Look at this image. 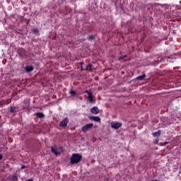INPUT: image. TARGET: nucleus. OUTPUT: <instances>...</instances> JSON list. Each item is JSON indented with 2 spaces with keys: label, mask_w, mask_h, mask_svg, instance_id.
I'll list each match as a JSON object with an SVG mask.
<instances>
[{
  "label": "nucleus",
  "mask_w": 181,
  "mask_h": 181,
  "mask_svg": "<svg viewBox=\"0 0 181 181\" xmlns=\"http://www.w3.org/2000/svg\"><path fill=\"white\" fill-rule=\"evenodd\" d=\"M70 159L71 164L78 163L81 160V156L79 154L75 153L72 155Z\"/></svg>",
  "instance_id": "f257e3e1"
},
{
  "label": "nucleus",
  "mask_w": 181,
  "mask_h": 181,
  "mask_svg": "<svg viewBox=\"0 0 181 181\" xmlns=\"http://www.w3.org/2000/svg\"><path fill=\"white\" fill-rule=\"evenodd\" d=\"M52 152L54 155H60V153L63 152V148L59 147V148H57L56 146H53L52 147Z\"/></svg>",
  "instance_id": "f03ea898"
},
{
  "label": "nucleus",
  "mask_w": 181,
  "mask_h": 181,
  "mask_svg": "<svg viewBox=\"0 0 181 181\" xmlns=\"http://www.w3.org/2000/svg\"><path fill=\"white\" fill-rule=\"evenodd\" d=\"M85 93L88 94V100L89 103H90L91 104L95 103V100H94V98L93 97V92H91V90H86Z\"/></svg>",
  "instance_id": "7ed1b4c3"
},
{
  "label": "nucleus",
  "mask_w": 181,
  "mask_h": 181,
  "mask_svg": "<svg viewBox=\"0 0 181 181\" xmlns=\"http://www.w3.org/2000/svg\"><path fill=\"white\" fill-rule=\"evenodd\" d=\"M110 127L113 129H118L119 128H121V127H122V123L119 122H112L110 124Z\"/></svg>",
  "instance_id": "20e7f679"
},
{
  "label": "nucleus",
  "mask_w": 181,
  "mask_h": 181,
  "mask_svg": "<svg viewBox=\"0 0 181 181\" xmlns=\"http://www.w3.org/2000/svg\"><path fill=\"white\" fill-rule=\"evenodd\" d=\"M94 124L93 123H89L86 124L84 127H82V132H88V131H90V129H91V128H93Z\"/></svg>",
  "instance_id": "39448f33"
},
{
  "label": "nucleus",
  "mask_w": 181,
  "mask_h": 181,
  "mask_svg": "<svg viewBox=\"0 0 181 181\" xmlns=\"http://www.w3.org/2000/svg\"><path fill=\"white\" fill-rule=\"evenodd\" d=\"M17 53L19 54V57L22 58L25 57L26 56V50L23 48H18Z\"/></svg>",
  "instance_id": "423d86ee"
},
{
  "label": "nucleus",
  "mask_w": 181,
  "mask_h": 181,
  "mask_svg": "<svg viewBox=\"0 0 181 181\" xmlns=\"http://www.w3.org/2000/svg\"><path fill=\"white\" fill-rule=\"evenodd\" d=\"M164 59L165 60H167L168 63H175V62H176V59L175 57H173V55L165 57Z\"/></svg>",
  "instance_id": "0eeeda50"
},
{
  "label": "nucleus",
  "mask_w": 181,
  "mask_h": 181,
  "mask_svg": "<svg viewBox=\"0 0 181 181\" xmlns=\"http://www.w3.org/2000/svg\"><path fill=\"white\" fill-rule=\"evenodd\" d=\"M24 70L26 73H30L35 70V67H33V66H25Z\"/></svg>",
  "instance_id": "6e6552de"
},
{
  "label": "nucleus",
  "mask_w": 181,
  "mask_h": 181,
  "mask_svg": "<svg viewBox=\"0 0 181 181\" xmlns=\"http://www.w3.org/2000/svg\"><path fill=\"white\" fill-rule=\"evenodd\" d=\"M90 112L91 114H99L100 110H98V107L97 106H95L90 108Z\"/></svg>",
  "instance_id": "1a4fd4ad"
},
{
  "label": "nucleus",
  "mask_w": 181,
  "mask_h": 181,
  "mask_svg": "<svg viewBox=\"0 0 181 181\" xmlns=\"http://www.w3.org/2000/svg\"><path fill=\"white\" fill-rule=\"evenodd\" d=\"M68 122H69V119L64 118V119L60 122V127H66Z\"/></svg>",
  "instance_id": "9d476101"
},
{
  "label": "nucleus",
  "mask_w": 181,
  "mask_h": 181,
  "mask_svg": "<svg viewBox=\"0 0 181 181\" xmlns=\"http://www.w3.org/2000/svg\"><path fill=\"white\" fill-rule=\"evenodd\" d=\"M90 119H92V121H95V122H100L101 121V119H100V117L97 116L91 117Z\"/></svg>",
  "instance_id": "9b49d317"
},
{
  "label": "nucleus",
  "mask_w": 181,
  "mask_h": 181,
  "mask_svg": "<svg viewBox=\"0 0 181 181\" xmlns=\"http://www.w3.org/2000/svg\"><path fill=\"white\" fill-rule=\"evenodd\" d=\"M8 110L10 112H16V111H18V109L16 107L12 106L9 107Z\"/></svg>",
  "instance_id": "f8f14e48"
},
{
  "label": "nucleus",
  "mask_w": 181,
  "mask_h": 181,
  "mask_svg": "<svg viewBox=\"0 0 181 181\" xmlns=\"http://www.w3.org/2000/svg\"><path fill=\"white\" fill-rule=\"evenodd\" d=\"M145 77H146V75L145 74H142V75H141L139 76H137L136 78V80L142 81V80H144V78H145Z\"/></svg>",
  "instance_id": "ddd939ff"
},
{
  "label": "nucleus",
  "mask_w": 181,
  "mask_h": 181,
  "mask_svg": "<svg viewBox=\"0 0 181 181\" xmlns=\"http://www.w3.org/2000/svg\"><path fill=\"white\" fill-rule=\"evenodd\" d=\"M91 67H93V64H90L86 66V69L85 70L88 71H93V69H91Z\"/></svg>",
  "instance_id": "4468645a"
},
{
  "label": "nucleus",
  "mask_w": 181,
  "mask_h": 181,
  "mask_svg": "<svg viewBox=\"0 0 181 181\" xmlns=\"http://www.w3.org/2000/svg\"><path fill=\"white\" fill-rule=\"evenodd\" d=\"M69 93L71 94V97H74V96L77 95V92H76L73 90H70Z\"/></svg>",
  "instance_id": "2eb2a0df"
},
{
  "label": "nucleus",
  "mask_w": 181,
  "mask_h": 181,
  "mask_svg": "<svg viewBox=\"0 0 181 181\" xmlns=\"http://www.w3.org/2000/svg\"><path fill=\"white\" fill-rule=\"evenodd\" d=\"M33 33L34 35H39V29H38V28H34V29L33 30Z\"/></svg>",
  "instance_id": "dca6fc26"
},
{
  "label": "nucleus",
  "mask_w": 181,
  "mask_h": 181,
  "mask_svg": "<svg viewBox=\"0 0 181 181\" xmlns=\"http://www.w3.org/2000/svg\"><path fill=\"white\" fill-rule=\"evenodd\" d=\"M94 37H95L94 35H89V36L87 37V39H88V40H94Z\"/></svg>",
  "instance_id": "f3484780"
},
{
  "label": "nucleus",
  "mask_w": 181,
  "mask_h": 181,
  "mask_svg": "<svg viewBox=\"0 0 181 181\" xmlns=\"http://www.w3.org/2000/svg\"><path fill=\"white\" fill-rule=\"evenodd\" d=\"M25 108V110H27V112H30V107H29V105H27V107H24Z\"/></svg>",
  "instance_id": "a211bd4d"
},
{
  "label": "nucleus",
  "mask_w": 181,
  "mask_h": 181,
  "mask_svg": "<svg viewBox=\"0 0 181 181\" xmlns=\"http://www.w3.org/2000/svg\"><path fill=\"white\" fill-rule=\"evenodd\" d=\"M154 145H158L159 144V139H156L153 141Z\"/></svg>",
  "instance_id": "6ab92c4d"
},
{
  "label": "nucleus",
  "mask_w": 181,
  "mask_h": 181,
  "mask_svg": "<svg viewBox=\"0 0 181 181\" xmlns=\"http://www.w3.org/2000/svg\"><path fill=\"white\" fill-rule=\"evenodd\" d=\"M159 135V131H158L157 132L153 133V136H154L155 138H156V136H158Z\"/></svg>",
  "instance_id": "aec40b11"
},
{
  "label": "nucleus",
  "mask_w": 181,
  "mask_h": 181,
  "mask_svg": "<svg viewBox=\"0 0 181 181\" xmlns=\"http://www.w3.org/2000/svg\"><path fill=\"white\" fill-rule=\"evenodd\" d=\"M36 116H37L38 118H43L44 115H43V114H37Z\"/></svg>",
  "instance_id": "412c9836"
},
{
  "label": "nucleus",
  "mask_w": 181,
  "mask_h": 181,
  "mask_svg": "<svg viewBox=\"0 0 181 181\" xmlns=\"http://www.w3.org/2000/svg\"><path fill=\"white\" fill-rule=\"evenodd\" d=\"M83 64H84V62H79V66H81V70H84V69H83Z\"/></svg>",
  "instance_id": "4be33fe9"
},
{
  "label": "nucleus",
  "mask_w": 181,
  "mask_h": 181,
  "mask_svg": "<svg viewBox=\"0 0 181 181\" xmlns=\"http://www.w3.org/2000/svg\"><path fill=\"white\" fill-rule=\"evenodd\" d=\"M124 57H119V59H118V60H119V62H121V60H124Z\"/></svg>",
  "instance_id": "5701e85b"
},
{
  "label": "nucleus",
  "mask_w": 181,
  "mask_h": 181,
  "mask_svg": "<svg viewBox=\"0 0 181 181\" xmlns=\"http://www.w3.org/2000/svg\"><path fill=\"white\" fill-rule=\"evenodd\" d=\"M160 144H161V146L168 145V142H164V144H162V143H160Z\"/></svg>",
  "instance_id": "b1692460"
},
{
  "label": "nucleus",
  "mask_w": 181,
  "mask_h": 181,
  "mask_svg": "<svg viewBox=\"0 0 181 181\" xmlns=\"http://www.w3.org/2000/svg\"><path fill=\"white\" fill-rule=\"evenodd\" d=\"M124 59H126V57H128V55L123 56Z\"/></svg>",
  "instance_id": "393cba45"
},
{
  "label": "nucleus",
  "mask_w": 181,
  "mask_h": 181,
  "mask_svg": "<svg viewBox=\"0 0 181 181\" xmlns=\"http://www.w3.org/2000/svg\"><path fill=\"white\" fill-rule=\"evenodd\" d=\"M25 181H33L32 179L26 180Z\"/></svg>",
  "instance_id": "a878e982"
},
{
  "label": "nucleus",
  "mask_w": 181,
  "mask_h": 181,
  "mask_svg": "<svg viewBox=\"0 0 181 181\" xmlns=\"http://www.w3.org/2000/svg\"><path fill=\"white\" fill-rule=\"evenodd\" d=\"M35 114H42L40 112H35Z\"/></svg>",
  "instance_id": "bb28decb"
},
{
  "label": "nucleus",
  "mask_w": 181,
  "mask_h": 181,
  "mask_svg": "<svg viewBox=\"0 0 181 181\" xmlns=\"http://www.w3.org/2000/svg\"><path fill=\"white\" fill-rule=\"evenodd\" d=\"M21 169H25V165H23V166L21 167Z\"/></svg>",
  "instance_id": "cd10ccee"
},
{
  "label": "nucleus",
  "mask_w": 181,
  "mask_h": 181,
  "mask_svg": "<svg viewBox=\"0 0 181 181\" xmlns=\"http://www.w3.org/2000/svg\"><path fill=\"white\" fill-rule=\"evenodd\" d=\"M159 75L162 76V72L161 71L159 72Z\"/></svg>",
  "instance_id": "c85d7f7f"
},
{
  "label": "nucleus",
  "mask_w": 181,
  "mask_h": 181,
  "mask_svg": "<svg viewBox=\"0 0 181 181\" xmlns=\"http://www.w3.org/2000/svg\"><path fill=\"white\" fill-rule=\"evenodd\" d=\"M2 159V155H0V160Z\"/></svg>",
  "instance_id": "c756f323"
},
{
  "label": "nucleus",
  "mask_w": 181,
  "mask_h": 181,
  "mask_svg": "<svg viewBox=\"0 0 181 181\" xmlns=\"http://www.w3.org/2000/svg\"><path fill=\"white\" fill-rule=\"evenodd\" d=\"M13 179L16 180V175L13 176Z\"/></svg>",
  "instance_id": "7c9ffc66"
},
{
  "label": "nucleus",
  "mask_w": 181,
  "mask_h": 181,
  "mask_svg": "<svg viewBox=\"0 0 181 181\" xmlns=\"http://www.w3.org/2000/svg\"><path fill=\"white\" fill-rule=\"evenodd\" d=\"M156 149H158V147H156Z\"/></svg>",
  "instance_id": "2f4dec72"
}]
</instances>
